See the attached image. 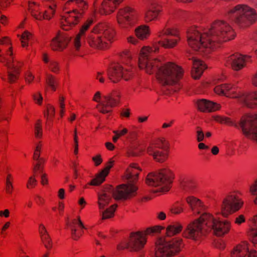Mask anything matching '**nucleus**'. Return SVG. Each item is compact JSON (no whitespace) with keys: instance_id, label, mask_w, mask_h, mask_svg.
<instances>
[{"instance_id":"nucleus-1","label":"nucleus","mask_w":257,"mask_h":257,"mask_svg":"<svg viewBox=\"0 0 257 257\" xmlns=\"http://www.w3.org/2000/svg\"><path fill=\"white\" fill-rule=\"evenodd\" d=\"M159 49L157 44L153 48L144 47L141 50L140 67L145 69L147 72L152 73L158 69L157 77L159 83L169 90L176 91L180 88L179 80L183 72L180 67L174 63H168L160 66V62L153 59V54Z\"/></svg>"},{"instance_id":"nucleus-2","label":"nucleus","mask_w":257,"mask_h":257,"mask_svg":"<svg viewBox=\"0 0 257 257\" xmlns=\"http://www.w3.org/2000/svg\"><path fill=\"white\" fill-rule=\"evenodd\" d=\"M187 35L188 44L194 51L207 53L214 49L216 44L233 39L235 33L231 26L222 20L214 23L203 33L193 28Z\"/></svg>"},{"instance_id":"nucleus-3","label":"nucleus","mask_w":257,"mask_h":257,"mask_svg":"<svg viewBox=\"0 0 257 257\" xmlns=\"http://www.w3.org/2000/svg\"><path fill=\"white\" fill-rule=\"evenodd\" d=\"M229 227L228 221H221L210 214L205 213L199 220L188 224L183 234L186 237L198 240L209 230L217 236H221L228 231Z\"/></svg>"},{"instance_id":"nucleus-4","label":"nucleus","mask_w":257,"mask_h":257,"mask_svg":"<svg viewBox=\"0 0 257 257\" xmlns=\"http://www.w3.org/2000/svg\"><path fill=\"white\" fill-rule=\"evenodd\" d=\"M115 31L107 22H100L95 25L86 37L88 46L94 50H105L108 49L114 41Z\"/></svg>"},{"instance_id":"nucleus-5","label":"nucleus","mask_w":257,"mask_h":257,"mask_svg":"<svg viewBox=\"0 0 257 257\" xmlns=\"http://www.w3.org/2000/svg\"><path fill=\"white\" fill-rule=\"evenodd\" d=\"M214 119L220 123L240 127L247 138L257 142V114L244 116L238 123L225 116H215Z\"/></svg>"},{"instance_id":"nucleus-6","label":"nucleus","mask_w":257,"mask_h":257,"mask_svg":"<svg viewBox=\"0 0 257 257\" xmlns=\"http://www.w3.org/2000/svg\"><path fill=\"white\" fill-rule=\"evenodd\" d=\"M41 3L30 1L28 11L31 16L39 21H50L56 14L57 2L55 0H40Z\"/></svg>"},{"instance_id":"nucleus-7","label":"nucleus","mask_w":257,"mask_h":257,"mask_svg":"<svg viewBox=\"0 0 257 257\" xmlns=\"http://www.w3.org/2000/svg\"><path fill=\"white\" fill-rule=\"evenodd\" d=\"M214 91L218 94H222L227 97H232L238 99V102L244 106L248 108H257V92L239 94L231 96L234 92V88L226 84H215Z\"/></svg>"},{"instance_id":"nucleus-8","label":"nucleus","mask_w":257,"mask_h":257,"mask_svg":"<svg viewBox=\"0 0 257 257\" xmlns=\"http://www.w3.org/2000/svg\"><path fill=\"white\" fill-rule=\"evenodd\" d=\"M121 93L118 90H113L110 93L102 95L100 91L94 94L92 100L99 102L96 108L98 111L103 114L110 113L113 108L117 107L120 103Z\"/></svg>"},{"instance_id":"nucleus-9","label":"nucleus","mask_w":257,"mask_h":257,"mask_svg":"<svg viewBox=\"0 0 257 257\" xmlns=\"http://www.w3.org/2000/svg\"><path fill=\"white\" fill-rule=\"evenodd\" d=\"M228 15L233 18L240 28H246L253 24L257 19V14L252 8L239 5L227 10Z\"/></svg>"},{"instance_id":"nucleus-10","label":"nucleus","mask_w":257,"mask_h":257,"mask_svg":"<svg viewBox=\"0 0 257 257\" xmlns=\"http://www.w3.org/2000/svg\"><path fill=\"white\" fill-rule=\"evenodd\" d=\"M181 246L180 239L174 238L171 240L166 237H160L156 241L152 257H170L179 251Z\"/></svg>"},{"instance_id":"nucleus-11","label":"nucleus","mask_w":257,"mask_h":257,"mask_svg":"<svg viewBox=\"0 0 257 257\" xmlns=\"http://www.w3.org/2000/svg\"><path fill=\"white\" fill-rule=\"evenodd\" d=\"M172 176L171 171L167 168H164L158 172L149 174L146 178V183L149 186L158 187L154 191L155 192H166L169 190Z\"/></svg>"},{"instance_id":"nucleus-12","label":"nucleus","mask_w":257,"mask_h":257,"mask_svg":"<svg viewBox=\"0 0 257 257\" xmlns=\"http://www.w3.org/2000/svg\"><path fill=\"white\" fill-rule=\"evenodd\" d=\"M107 78L113 84H116L128 79V66H123L120 63H113L110 65L107 70Z\"/></svg>"},{"instance_id":"nucleus-13","label":"nucleus","mask_w":257,"mask_h":257,"mask_svg":"<svg viewBox=\"0 0 257 257\" xmlns=\"http://www.w3.org/2000/svg\"><path fill=\"white\" fill-rule=\"evenodd\" d=\"M242 204V201L235 194L228 195L223 199L221 204L218 206V213L224 217H227L239 210Z\"/></svg>"},{"instance_id":"nucleus-14","label":"nucleus","mask_w":257,"mask_h":257,"mask_svg":"<svg viewBox=\"0 0 257 257\" xmlns=\"http://www.w3.org/2000/svg\"><path fill=\"white\" fill-rule=\"evenodd\" d=\"M126 0H102L99 8L96 6L97 0L93 2L94 13L95 15L109 16L113 14L120 5Z\"/></svg>"},{"instance_id":"nucleus-15","label":"nucleus","mask_w":257,"mask_h":257,"mask_svg":"<svg viewBox=\"0 0 257 257\" xmlns=\"http://www.w3.org/2000/svg\"><path fill=\"white\" fill-rule=\"evenodd\" d=\"M82 16L80 13L66 11L60 19L61 28L65 31L71 30L79 23Z\"/></svg>"},{"instance_id":"nucleus-16","label":"nucleus","mask_w":257,"mask_h":257,"mask_svg":"<svg viewBox=\"0 0 257 257\" xmlns=\"http://www.w3.org/2000/svg\"><path fill=\"white\" fill-rule=\"evenodd\" d=\"M71 39V37L67 34L59 32L52 39L51 48L54 51L62 52L67 48Z\"/></svg>"},{"instance_id":"nucleus-17","label":"nucleus","mask_w":257,"mask_h":257,"mask_svg":"<svg viewBox=\"0 0 257 257\" xmlns=\"http://www.w3.org/2000/svg\"><path fill=\"white\" fill-rule=\"evenodd\" d=\"M164 147L162 141L153 143L146 148V152L158 162H163L167 158V154L163 151Z\"/></svg>"},{"instance_id":"nucleus-18","label":"nucleus","mask_w":257,"mask_h":257,"mask_svg":"<svg viewBox=\"0 0 257 257\" xmlns=\"http://www.w3.org/2000/svg\"><path fill=\"white\" fill-rule=\"evenodd\" d=\"M6 56H0V61L6 65L8 70H13L14 72H19L20 68L22 67L23 63L22 61L14 59L13 56L12 46H9L7 51Z\"/></svg>"},{"instance_id":"nucleus-19","label":"nucleus","mask_w":257,"mask_h":257,"mask_svg":"<svg viewBox=\"0 0 257 257\" xmlns=\"http://www.w3.org/2000/svg\"><path fill=\"white\" fill-rule=\"evenodd\" d=\"M141 171L136 163L130 164V197L137 194L138 190V177Z\"/></svg>"},{"instance_id":"nucleus-20","label":"nucleus","mask_w":257,"mask_h":257,"mask_svg":"<svg viewBox=\"0 0 257 257\" xmlns=\"http://www.w3.org/2000/svg\"><path fill=\"white\" fill-rule=\"evenodd\" d=\"M248 55H243L239 54L230 56L226 59V65L230 66L233 70L237 71L242 69L250 59Z\"/></svg>"},{"instance_id":"nucleus-21","label":"nucleus","mask_w":257,"mask_h":257,"mask_svg":"<svg viewBox=\"0 0 257 257\" xmlns=\"http://www.w3.org/2000/svg\"><path fill=\"white\" fill-rule=\"evenodd\" d=\"M147 241L146 236L141 232L130 233V251H138L145 245Z\"/></svg>"},{"instance_id":"nucleus-22","label":"nucleus","mask_w":257,"mask_h":257,"mask_svg":"<svg viewBox=\"0 0 257 257\" xmlns=\"http://www.w3.org/2000/svg\"><path fill=\"white\" fill-rule=\"evenodd\" d=\"M68 226L71 230V237L75 240L81 237L84 233L83 229L85 228L79 216L72 219L69 222Z\"/></svg>"},{"instance_id":"nucleus-23","label":"nucleus","mask_w":257,"mask_h":257,"mask_svg":"<svg viewBox=\"0 0 257 257\" xmlns=\"http://www.w3.org/2000/svg\"><path fill=\"white\" fill-rule=\"evenodd\" d=\"M87 8L88 5L85 0H68L65 3L63 10L83 14Z\"/></svg>"},{"instance_id":"nucleus-24","label":"nucleus","mask_w":257,"mask_h":257,"mask_svg":"<svg viewBox=\"0 0 257 257\" xmlns=\"http://www.w3.org/2000/svg\"><path fill=\"white\" fill-rule=\"evenodd\" d=\"M93 23V19L92 18L88 19L81 26L79 33L76 35L73 40V45L75 50H80L82 46V41L85 37L86 32Z\"/></svg>"},{"instance_id":"nucleus-25","label":"nucleus","mask_w":257,"mask_h":257,"mask_svg":"<svg viewBox=\"0 0 257 257\" xmlns=\"http://www.w3.org/2000/svg\"><path fill=\"white\" fill-rule=\"evenodd\" d=\"M169 35H174V34L168 29L163 30L159 32V37L160 40L159 41L158 43L165 48H172L177 43L176 40L171 39L168 38Z\"/></svg>"},{"instance_id":"nucleus-26","label":"nucleus","mask_w":257,"mask_h":257,"mask_svg":"<svg viewBox=\"0 0 257 257\" xmlns=\"http://www.w3.org/2000/svg\"><path fill=\"white\" fill-rule=\"evenodd\" d=\"M118 27L126 29L128 26V7L125 6L118 9L116 15Z\"/></svg>"},{"instance_id":"nucleus-27","label":"nucleus","mask_w":257,"mask_h":257,"mask_svg":"<svg viewBox=\"0 0 257 257\" xmlns=\"http://www.w3.org/2000/svg\"><path fill=\"white\" fill-rule=\"evenodd\" d=\"M232 257H257V252L254 250L249 251L247 244L244 243L236 246L232 254Z\"/></svg>"},{"instance_id":"nucleus-28","label":"nucleus","mask_w":257,"mask_h":257,"mask_svg":"<svg viewBox=\"0 0 257 257\" xmlns=\"http://www.w3.org/2000/svg\"><path fill=\"white\" fill-rule=\"evenodd\" d=\"M192 61V75L194 79H198L202 75L203 70L206 68L205 65L198 59L192 57L189 58Z\"/></svg>"},{"instance_id":"nucleus-29","label":"nucleus","mask_w":257,"mask_h":257,"mask_svg":"<svg viewBox=\"0 0 257 257\" xmlns=\"http://www.w3.org/2000/svg\"><path fill=\"white\" fill-rule=\"evenodd\" d=\"M197 106L199 110L202 111H212L218 109L220 105L214 102L202 99L198 101Z\"/></svg>"},{"instance_id":"nucleus-30","label":"nucleus","mask_w":257,"mask_h":257,"mask_svg":"<svg viewBox=\"0 0 257 257\" xmlns=\"http://www.w3.org/2000/svg\"><path fill=\"white\" fill-rule=\"evenodd\" d=\"M128 194V186L127 184H121L118 186L113 192L112 195L114 199H124Z\"/></svg>"},{"instance_id":"nucleus-31","label":"nucleus","mask_w":257,"mask_h":257,"mask_svg":"<svg viewBox=\"0 0 257 257\" xmlns=\"http://www.w3.org/2000/svg\"><path fill=\"white\" fill-rule=\"evenodd\" d=\"M160 12V9L157 8V4L155 3H151L146 14V21L150 22L156 20Z\"/></svg>"},{"instance_id":"nucleus-32","label":"nucleus","mask_w":257,"mask_h":257,"mask_svg":"<svg viewBox=\"0 0 257 257\" xmlns=\"http://www.w3.org/2000/svg\"><path fill=\"white\" fill-rule=\"evenodd\" d=\"M251 224L248 234L253 243L257 242V215L250 219Z\"/></svg>"},{"instance_id":"nucleus-33","label":"nucleus","mask_w":257,"mask_h":257,"mask_svg":"<svg viewBox=\"0 0 257 257\" xmlns=\"http://www.w3.org/2000/svg\"><path fill=\"white\" fill-rule=\"evenodd\" d=\"M111 196L110 194L103 192L98 194L97 204L99 209H103L110 203Z\"/></svg>"},{"instance_id":"nucleus-34","label":"nucleus","mask_w":257,"mask_h":257,"mask_svg":"<svg viewBox=\"0 0 257 257\" xmlns=\"http://www.w3.org/2000/svg\"><path fill=\"white\" fill-rule=\"evenodd\" d=\"M114 161L110 159L105 165V167L97 175V179L100 178L103 182L105 181L106 177L108 175L110 169L113 166Z\"/></svg>"},{"instance_id":"nucleus-35","label":"nucleus","mask_w":257,"mask_h":257,"mask_svg":"<svg viewBox=\"0 0 257 257\" xmlns=\"http://www.w3.org/2000/svg\"><path fill=\"white\" fill-rule=\"evenodd\" d=\"M182 227V225L179 223L168 225L166 229L167 237H171L178 233L181 231Z\"/></svg>"},{"instance_id":"nucleus-36","label":"nucleus","mask_w":257,"mask_h":257,"mask_svg":"<svg viewBox=\"0 0 257 257\" xmlns=\"http://www.w3.org/2000/svg\"><path fill=\"white\" fill-rule=\"evenodd\" d=\"M33 34L28 30H25L20 36L21 46L26 48L29 45V42L33 39Z\"/></svg>"},{"instance_id":"nucleus-37","label":"nucleus","mask_w":257,"mask_h":257,"mask_svg":"<svg viewBox=\"0 0 257 257\" xmlns=\"http://www.w3.org/2000/svg\"><path fill=\"white\" fill-rule=\"evenodd\" d=\"M116 207L117 205L114 204L111 205L104 211L102 212V216L100 221H102L104 220L112 218L114 215V212Z\"/></svg>"},{"instance_id":"nucleus-38","label":"nucleus","mask_w":257,"mask_h":257,"mask_svg":"<svg viewBox=\"0 0 257 257\" xmlns=\"http://www.w3.org/2000/svg\"><path fill=\"white\" fill-rule=\"evenodd\" d=\"M135 33L138 38L144 39L149 36L150 31L148 27L141 26L135 30Z\"/></svg>"},{"instance_id":"nucleus-39","label":"nucleus","mask_w":257,"mask_h":257,"mask_svg":"<svg viewBox=\"0 0 257 257\" xmlns=\"http://www.w3.org/2000/svg\"><path fill=\"white\" fill-rule=\"evenodd\" d=\"M187 202L193 210L195 209L199 210L202 207V203L200 201L193 197H189L187 198Z\"/></svg>"},{"instance_id":"nucleus-40","label":"nucleus","mask_w":257,"mask_h":257,"mask_svg":"<svg viewBox=\"0 0 257 257\" xmlns=\"http://www.w3.org/2000/svg\"><path fill=\"white\" fill-rule=\"evenodd\" d=\"M14 181V178L13 176L11 174H8L6 178V193L8 194H12L13 190L14 187L13 185Z\"/></svg>"},{"instance_id":"nucleus-41","label":"nucleus","mask_w":257,"mask_h":257,"mask_svg":"<svg viewBox=\"0 0 257 257\" xmlns=\"http://www.w3.org/2000/svg\"><path fill=\"white\" fill-rule=\"evenodd\" d=\"M47 89H50L53 91L56 89L57 83L55 78L51 75H48L46 77Z\"/></svg>"},{"instance_id":"nucleus-42","label":"nucleus","mask_w":257,"mask_h":257,"mask_svg":"<svg viewBox=\"0 0 257 257\" xmlns=\"http://www.w3.org/2000/svg\"><path fill=\"white\" fill-rule=\"evenodd\" d=\"M181 187L186 192H191L195 187L194 183L191 180H185L181 183Z\"/></svg>"},{"instance_id":"nucleus-43","label":"nucleus","mask_w":257,"mask_h":257,"mask_svg":"<svg viewBox=\"0 0 257 257\" xmlns=\"http://www.w3.org/2000/svg\"><path fill=\"white\" fill-rule=\"evenodd\" d=\"M42 123L40 120H38L35 124V136L37 138H41L42 137Z\"/></svg>"},{"instance_id":"nucleus-44","label":"nucleus","mask_w":257,"mask_h":257,"mask_svg":"<svg viewBox=\"0 0 257 257\" xmlns=\"http://www.w3.org/2000/svg\"><path fill=\"white\" fill-rule=\"evenodd\" d=\"M40 237L45 247L47 249H50L52 247L53 243L52 240L49 236V234H45V235L42 236Z\"/></svg>"},{"instance_id":"nucleus-45","label":"nucleus","mask_w":257,"mask_h":257,"mask_svg":"<svg viewBox=\"0 0 257 257\" xmlns=\"http://www.w3.org/2000/svg\"><path fill=\"white\" fill-rule=\"evenodd\" d=\"M58 102L60 108V115L61 117H63L65 113V97L63 96H60Z\"/></svg>"},{"instance_id":"nucleus-46","label":"nucleus","mask_w":257,"mask_h":257,"mask_svg":"<svg viewBox=\"0 0 257 257\" xmlns=\"http://www.w3.org/2000/svg\"><path fill=\"white\" fill-rule=\"evenodd\" d=\"M42 143L41 142H39L36 145V148L34 151L33 159L35 160L38 161L41 158H40L41 155V152L42 148Z\"/></svg>"},{"instance_id":"nucleus-47","label":"nucleus","mask_w":257,"mask_h":257,"mask_svg":"<svg viewBox=\"0 0 257 257\" xmlns=\"http://www.w3.org/2000/svg\"><path fill=\"white\" fill-rule=\"evenodd\" d=\"M120 64H121L123 66L127 65V62L128 61V51L127 50H125L120 54Z\"/></svg>"},{"instance_id":"nucleus-48","label":"nucleus","mask_w":257,"mask_h":257,"mask_svg":"<svg viewBox=\"0 0 257 257\" xmlns=\"http://www.w3.org/2000/svg\"><path fill=\"white\" fill-rule=\"evenodd\" d=\"M250 192L253 196V202L257 205V179L250 187Z\"/></svg>"},{"instance_id":"nucleus-49","label":"nucleus","mask_w":257,"mask_h":257,"mask_svg":"<svg viewBox=\"0 0 257 257\" xmlns=\"http://www.w3.org/2000/svg\"><path fill=\"white\" fill-rule=\"evenodd\" d=\"M45 163L44 158L40 159L35 164L33 168V174L36 175L38 172H41L42 170V166Z\"/></svg>"},{"instance_id":"nucleus-50","label":"nucleus","mask_w":257,"mask_h":257,"mask_svg":"<svg viewBox=\"0 0 257 257\" xmlns=\"http://www.w3.org/2000/svg\"><path fill=\"white\" fill-rule=\"evenodd\" d=\"M49 68L51 71L57 73L60 69L59 63L54 60H51L49 65Z\"/></svg>"},{"instance_id":"nucleus-51","label":"nucleus","mask_w":257,"mask_h":257,"mask_svg":"<svg viewBox=\"0 0 257 257\" xmlns=\"http://www.w3.org/2000/svg\"><path fill=\"white\" fill-rule=\"evenodd\" d=\"M55 113V110L54 107L48 104L47 105V111L46 113L45 114V115H47V119H51L52 118Z\"/></svg>"},{"instance_id":"nucleus-52","label":"nucleus","mask_w":257,"mask_h":257,"mask_svg":"<svg viewBox=\"0 0 257 257\" xmlns=\"http://www.w3.org/2000/svg\"><path fill=\"white\" fill-rule=\"evenodd\" d=\"M11 224V223L10 221H7L3 224L0 228V235L1 236L5 237L7 235V231L10 227Z\"/></svg>"},{"instance_id":"nucleus-53","label":"nucleus","mask_w":257,"mask_h":257,"mask_svg":"<svg viewBox=\"0 0 257 257\" xmlns=\"http://www.w3.org/2000/svg\"><path fill=\"white\" fill-rule=\"evenodd\" d=\"M103 183L101 179L99 178V179H97V175H96L95 177L89 183L85 184L83 188L87 189L88 188L89 186H99Z\"/></svg>"},{"instance_id":"nucleus-54","label":"nucleus","mask_w":257,"mask_h":257,"mask_svg":"<svg viewBox=\"0 0 257 257\" xmlns=\"http://www.w3.org/2000/svg\"><path fill=\"white\" fill-rule=\"evenodd\" d=\"M37 185V180L35 179V175L33 174V176L30 177L28 179L27 187L30 189L35 187Z\"/></svg>"},{"instance_id":"nucleus-55","label":"nucleus","mask_w":257,"mask_h":257,"mask_svg":"<svg viewBox=\"0 0 257 257\" xmlns=\"http://www.w3.org/2000/svg\"><path fill=\"white\" fill-rule=\"evenodd\" d=\"M33 98L36 104L39 105L42 104L43 102V97L40 92H37L35 93L33 95Z\"/></svg>"},{"instance_id":"nucleus-56","label":"nucleus","mask_w":257,"mask_h":257,"mask_svg":"<svg viewBox=\"0 0 257 257\" xmlns=\"http://www.w3.org/2000/svg\"><path fill=\"white\" fill-rule=\"evenodd\" d=\"M8 79L11 82H14L18 77L19 72H14L13 70H8Z\"/></svg>"},{"instance_id":"nucleus-57","label":"nucleus","mask_w":257,"mask_h":257,"mask_svg":"<svg viewBox=\"0 0 257 257\" xmlns=\"http://www.w3.org/2000/svg\"><path fill=\"white\" fill-rule=\"evenodd\" d=\"M142 149H138L136 146H133L131 148H130V157H136L142 152Z\"/></svg>"},{"instance_id":"nucleus-58","label":"nucleus","mask_w":257,"mask_h":257,"mask_svg":"<svg viewBox=\"0 0 257 257\" xmlns=\"http://www.w3.org/2000/svg\"><path fill=\"white\" fill-rule=\"evenodd\" d=\"M38 230L40 237L48 234L46 228L43 224H40L39 225Z\"/></svg>"},{"instance_id":"nucleus-59","label":"nucleus","mask_w":257,"mask_h":257,"mask_svg":"<svg viewBox=\"0 0 257 257\" xmlns=\"http://www.w3.org/2000/svg\"><path fill=\"white\" fill-rule=\"evenodd\" d=\"M95 166H98L102 162V159L100 155H97L92 158Z\"/></svg>"},{"instance_id":"nucleus-60","label":"nucleus","mask_w":257,"mask_h":257,"mask_svg":"<svg viewBox=\"0 0 257 257\" xmlns=\"http://www.w3.org/2000/svg\"><path fill=\"white\" fill-rule=\"evenodd\" d=\"M14 0H0V8L2 9L9 7Z\"/></svg>"},{"instance_id":"nucleus-61","label":"nucleus","mask_w":257,"mask_h":257,"mask_svg":"<svg viewBox=\"0 0 257 257\" xmlns=\"http://www.w3.org/2000/svg\"><path fill=\"white\" fill-rule=\"evenodd\" d=\"M196 134L197 141L199 142L203 141L204 138V134L203 131L198 127H197Z\"/></svg>"},{"instance_id":"nucleus-62","label":"nucleus","mask_w":257,"mask_h":257,"mask_svg":"<svg viewBox=\"0 0 257 257\" xmlns=\"http://www.w3.org/2000/svg\"><path fill=\"white\" fill-rule=\"evenodd\" d=\"M25 78L26 81L30 83L33 81L34 76L30 71H28L26 73Z\"/></svg>"},{"instance_id":"nucleus-63","label":"nucleus","mask_w":257,"mask_h":257,"mask_svg":"<svg viewBox=\"0 0 257 257\" xmlns=\"http://www.w3.org/2000/svg\"><path fill=\"white\" fill-rule=\"evenodd\" d=\"M10 215V211L9 209L0 210V217L8 218Z\"/></svg>"},{"instance_id":"nucleus-64","label":"nucleus","mask_w":257,"mask_h":257,"mask_svg":"<svg viewBox=\"0 0 257 257\" xmlns=\"http://www.w3.org/2000/svg\"><path fill=\"white\" fill-rule=\"evenodd\" d=\"M96 79L101 83H104L105 78L103 77V73L101 72H97L96 75Z\"/></svg>"}]
</instances>
